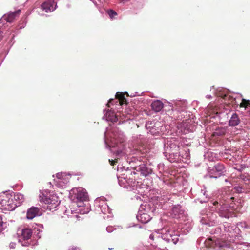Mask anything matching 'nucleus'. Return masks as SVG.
Listing matches in <instances>:
<instances>
[{"label": "nucleus", "instance_id": "obj_1", "mask_svg": "<svg viewBox=\"0 0 250 250\" xmlns=\"http://www.w3.org/2000/svg\"><path fill=\"white\" fill-rule=\"evenodd\" d=\"M39 198L40 201L46 205V208L50 210L55 208L60 203L58 197L55 194L44 195L43 194H42L40 195Z\"/></svg>", "mask_w": 250, "mask_h": 250}, {"label": "nucleus", "instance_id": "obj_2", "mask_svg": "<svg viewBox=\"0 0 250 250\" xmlns=\"http://www.w3.org/2000/svg\"><path fill=\"white\" fill-rule=\"evenodd\" d=\"M71 194H74L73 200L82 204L83 202L89 200V197L86 190L83 188H74L71 190Z\"/></svg>", "mask_w": 250, "mask_h": 250}, {"label": "nucleus", "instance_id": "obj_3", "mask_svg": "<svg viewBox=\"0 0 250 250\" xmlns=\"http://www.w3.org/2000/svg\"><path fill=\"white\" fill-rule=\"evenodd\" d=\"M20 10H18L13 12H9L7 14H4L3 16V19L8 22H13L15 20L17 19L20 14Z\"/></svg>", "mask_w": 250, "mask_h": 250}, {"label": "nucleus", "instance_id": "obj_4", "mask_svg": "<svg viewBox=\"0 0 250 250\" xmlns=\"http://www.w3.org/2000/svg\"><path fill=\"white\" fill-rule=\"evenodd\" d=\"M220 96L224 100V103L227 106L231 105L232 107H234L237 104L236 99L229 94H222Z\"/></svg>", "mask_w": 250, "mask_h": 250}, {"label": "nucleus", "instance_id": "obj_5", "mask_svg": "<svg viewBox=\"0 0 250 250\" xmlns=\"http://www.w3.org/2000/svg\"><path fill=\"white\" fill-rule=\"evenodd\" d=\"M224 166L223 164L217 163L215 164L212 169H210L211 174H215V177L220 176L225 171Z\"/></svg>", "mask_w": 250, "mask_h": 250}, {"label": "nucleus", "instance_id": "obj_6", "mask_svg": "<svg viewBox=\"0 0 250 250\" xmlns=\"http://www.w3.org/2000/svg\"><path fill=\"white\" fill-rule=\"evenodd\" d=\"M40 215V208L37 207H32L28 209L26 217L28 219H32L36 216Z\"/></svg>", "mask_w": 250, "mask_h": 250}, {"label": "nucleus", "instance_id": "obj_7", "mask_svg": "<svg viewBox=\"0 0 250 250\" xmlns=\"http://www.w3.org/2000/svg\"><path fill=\"white\" fill-rule=\"evenodd\" d=\"M54 1L53 0H49L44 2L41 5V8L42 10L46 12L53 11L54 9L53 8Z\"/></svg>", "mask_w": 250, "mask_h": 250}, {"label": "nucleus", "instance_id": "obj_8", "mask_svg": "<svg viewBox=\"0 0 250 250\" xmlns=\"http://www.w3.org/2000/svg\"><path fill=\"white\" fill-rule=\"evenodd\" d=\"M12 201V200H11L8 198V197L5 196L4 197L3 199H1L0 204L1 206L4 208L6 209H11L12 210L15 207H13L11 206V202Z\"/></svg>", "mask_w": 250, "mask_h": 250}, {"label": "nucleus", "instance_id": "obj_9", "mask_svg": "<svg viewBox=\"0 0 250 250\" xmlns=\"http://www.w3.org/2000/svg\"><path fill=\"white\" fill-rule=\"evenodd\" d=\"M151 107L155 112H159L163 108V103L160 100L155 101L151 104Z\"/></svg>", "mask_w": 250, "mask_h": 250}, {"label": "nucleus", "instance_id": "obj_10", "mask_svg": "<svg viewBox=\"0 0 250 250\" xmlns=\"http://www.w3.org/2000/svg\"><path fill=\"white\" fill-rule=\"evenodd\" d=\"M240 123V120L238 115L236 113H234L232 115L230 120L229 121V125L230 126H236Z\"/></svg>", "mask_w": 250, "mask_h": 250}, {"label": "nucleus", "instance_id": "obj_11", "mask_svg": "<svg viewBox=\"0 0 250 250\" xmlns=\"http://www.w3.org/2000/svg\"><path fill=\"white\" fill-rule=\"evenodd\" d=\"M32 232L31 229L26 228L23 229L21 232V236L24 240H28L31 238Z\"/></svg>", "mask_w": 250, "mask_h": 250}, {"label": "nucleus", "instance_id": "obj_12", "mask_svg": "<svg viewBox=\"0 0 250 250\" xmlns=\"http://www.w3.org/2000/svg\"><path fill=\"white\" fill-rule=\"evenodd\" d=\"M116 98L119 101L120 104L122 105L124 104H126V100L125 97L124 93L122 92H117L116 94Z\"/></svg>", "mask_w": 250, "mask_h": 250}, {"label": "nucleus", "instance_id": "obj_13", "mask_svg": "<svg viewBox=\"0 0 250 250\" xmlns=\"http://www.w3.org/2000/svg\"><path fill=\"white\" fill-rule=\"evenodd\" d=\"M14 199L18 201L19 203L23 202L24 200V195L20 193H15L14 195Z\"/></svg>", "mask_w": 250, "mask_h": 250}, {"label": "nucleus", "instance_id": "obj_14", "mask_svg": "<svg viewBox=\"0 0 250 250\" xmlns=\"http://www.w3.org/2000/svg\"><path fill=\"white\" fill-rule=\"evenodd\" d=\"M226 130L224 128H218L216 129L215 132L213 133L214 136H223L225 134Z\"/></svg>", "mask_w": 250, "mask_h": 250}, {"label": "nucleus", "instance_id": "obj_15", "mask_svg": "<svg viewBox=\"0 0 250 250\" xmlns=\"http://www.w3.org/2000/svg\"><path fill=\"white\" fill-rule=\"evenodd\" d=\"M248 106H250V101L249 100L242 99V102L240 104V107L246 108Z\"/></svg>", "mask_w": 250, "mask_h": 250}, {"label": "nucleus", "instance_id": "obj_16", "mask_svg": "<svg viewBox=\"0 0 250 250\" xmlns=\"http://www.w3.org/2000/svg\"><path fill=\"white\" fill-rule=\"evenodd\" d=\"M206 246L208 247H214L216 244L212 238H208L205 241Z\"/></svg>", "mask_w": 250, "mask_h": 250}, {"label": "nucleus", "instance_id": "obj_17", "mask_svg": "<svg viewBox=\"0 0 250 250\" xmlns=\"http://www.w3.org/2000/svg\"><path fill=\"white\" fill-rule=\"evenodd\" d=\"M149 220V216L146 214H143L140 216V221L143 223H147Z\"/></svg>", "mask_w": 250, "mask_h": 250}, {"label": "nucleus", "instance_id": "obj_18", "mask_svg": "<svg viewBox=\"0 0 250 250\" xmlns=\"http://www.w3.org/2000/svg\"><path fill=\"white\" fill-rule=\"evenodd\" d=\"M107 13L111 19L114 18L115 16L117 15V13L113 10H108Z\"/></svg>", "mask_w": 250, "mask_h": 250}, {"label": "nucleus", "instance_id": "obj_19", "mask_svg": "<svg viewBox=\"0 0 250 250\" xmlns=\"http://www.w3.org/2000/svg\"><path fill=\"white\" fill-rule=\"evenodd\" d=\"M3 222L2 221V217H1V216H0V232L3 229Z\"/></svg>", "mask_w": 250, "mask_h": 250}, {"label": "nucleus", "instance_id": "obj_20", "mask_svg": "<svg viewBox=\"0 0 250 250\" xmlns=\"http://www.w3.org/2000/svg\"><path fill=\"white\" fill-rule=\"evenodd\" d=\"M109 162L111 166H114L116 163H117V160H109Z\"/></svg>", "mask_w": 250, "mask_h": 250}, {"label": "nucleus", "instance_id": "obj_21", "mask_svg": "<svg viewBox=\"0 0 250 250\" xmlns=\"http://www.w3.org/2000/svg\"><path fill=\"white\" fill-rule=\"evenodd\" d=\"M15 246H16V244L15 243H13V242L10 243V245H9V247H10V249H14V248H15Z\"/></svg>", "mask_w": 250, "mask_h": 250}, {"label": "nucleus", "instance_id": "obj_22", "mask_svg": "<svg viewBox=\"0 0 250 250\" xmlns=\"http://www.w3.org/2000/svg\"><path fill=\"white\" fill-rule=\"evenodd\" d=\"M69 250H81L79 247H73L69 249Z\"/></svg>", "mask_w": 250, "mask_h": 250}, {"label": "nucleus", "instance_id": "obj_23", "mask_svg": "<svg viewBox=\"0 0 250 250\" xmlns=\"http://www.w3.org/2000/svg\"><path fill=\"white\" fill-rule=\"evenodd\" d=\"M56 177L58 179H61L62 177V175L60 173H57L56 174Z\"/></svg>", "mask_w": 250, "mask_h": 250}, {"label": "nucleus", "instance_id": "obj_24", "mask_svg": "<svg viewBox=\"0 0 250 250\" xmlns=\"http://www.w3.org/2000/svg\"><path fill=\"white\" fill-rule=\"evenodd\" d=\"M149 238L152 240H154V235L153 234H151L149 236Z\"/></svg>", "mask_w": 250, "mask_h": 250}, {"label": "nucleus", "instance_id": "obj_25", "mask_svg": "<svg viewBox=\"0 0 250 250\" xmlns=\"http://www.w3.org/2000/svg\"><path fill=\"white\" fill-rule=\"evenodd\" d=\"M241 188H238L237 191H241Z\"/></svg>", "mask_w": 250, "mask_h": 250}, {"label": "nucleus", "instance_id": "obj_26", "mask_svg": "<svg viewBox=\"0 0 250 250\" xmlns=\"http://www.w3.org/2000/svg\"><path fill=\"white\" fill-rule=\"evenodd\" d=\"M217 203H217V202H214V205H216V204H217Z\"/></svg>", "mask_w": 250, "mask_h": 250}, {"label": "nucleus", "instance_id": "obj_27", "mask_svg": "<svg viewBox=\"0 0 250 250\" xmlns=\"http://www.w3.org/2000/svg\"><path fill=\"white\" fill-rule=\"evenodd\" d=\"M78 206H79V207H81V206H82V205H79V204H78Z\"/></svg>", "mask_w": 250, "mask_h": 250}, {"label": "nucleus", "instance_id": "obj_28", "mask_svg": "<svg viewBox=\"0 0 250 250\" xmlns=\"http://www.w3.org/2000/svg\"><path fill=\"white\" fill-rule=\"evenodd\" d=\"M234 199V197H231V199H232V200H233Z\"/></svg>", "mask_w": 250, "mask_h": 250}, {"label": "nucleus", "instance_id": "obj_29", "mask_svg": "<svg viewBox=\"0 0 250 250\" xmlns=\"http://www.w3.org/2000/svg\"><path fill=\"white\" fill-rule=\"evenodd\" d=\"M249 114L250 116V110L249 111Z\"/></svg>", "mask_w": 250, "mask_h": 250}]
</instances>
